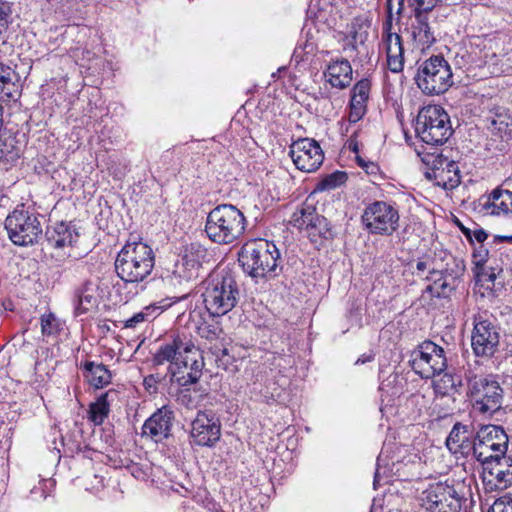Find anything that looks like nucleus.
I'll use <instances>...</instances> for the list:
<instances>
[{
    "mask_svg": "<svg viewBox=\"0 0 512 512\" xmlns=\"http://www.w3.org/2000/svg\"><path fill=\"white\" fill-rule=\"evenodd\" d=\"M156 366L170 363L169 373L181 386L196 383L202 376L203 357L186 336L175 335L162 343L153 356Z\"/></svg>",
    "mask_w": 512,
    "mask_h": 512,
    "instance_id": "f257e3e1",
    "label": "nucleus"
},
{
    "mask_svg": "<svg viewBox=\"0 0 512 512\" xmlns=\"http://www.w3.org/2000/svg\"><path fill=\"white\" fill-rule=\"evenodd\" d=\"M464 380L467 383V396L474 411L492 415L502 407L504 391L493 374H484L478 361L464 367Z\"/></svg>",
    "mask_w": 512,
    "mask_h": 512,
    "instance_id": "f03ea898",
    "label": "nucleus"
},
{
    "mask_svg": "<svg viewBox=\"0 0 512 512\" xmlns=\"http://www.w3.org/2000/svg\"><path fill=\"white\" fill-rule=\"evenodd\" d=\"M154 264L152 248L142 241L129 239L117 254L115 271L125 283H141L151 274Z\"/></svg>",
    "mask_w": 512,
    "mask_h": 512,
    "instance_id": "7ed1b4c3",
    "label": "nucleus"
},
{
    "mask_svg": "<svg viewBox=\"0 0 512 512\" xmlns=\"http://www.w3.org/2000/svg\"><path fill=\"white\" fill-rule=\"evenodd\" d=\"M204 285L203 302L211 316L220 317L227 314L240 299V286L235 275L228 270L223 269L210 275Z\"/></svg>",
    "mask_w": 512,
    "mask_h": 512,
    "instance_id": "20e7f679",
    "label": "nucleus"
},
{
    "mask_svg": "<svg viewBox=\"0 0 512 512\" xmlns=\"http://www.w3.org/2000/svg\"><path fill=\"white\" fill-rule=\"evenodd\" d=\"M246 226L240 209L232 204H219L208 213L204 231L213 243L229 245L243 236Z\"/></svg>",
    "mask_w": 512,
    "mask_h": 512,
    "instance_id": "39448f33",
    "label": "nucleus"
},
{
    "mask_svg": "<svg viewBox=\"0 0 512 512\" xmlns=\"http://www.w3.org/2000/svg\"><path fill=\"white\" fill-rule=\"evenodd\" d=\"M280 252L276 245L265 239L246 242L238 253L244 272L254 278H274L278 275Z\"/></svg>",
    "mask_w": 512,
    "mask_h": 512,
    "instance_id": "423d86ee",
    "label": "nucleus"
},
{
    "mask_svg": "<svg viewBox=\"0 0 512 512\" xmlns=\"http://www.w3.org/2000/svg\"><path fill=\"white\" fill-rule=\"evenodd\" d=\"M415 133L427 145H443L453 133L448 113L440 105L421 108L416 118Z\"/></svg>",
    "mask_w": 512,
    "mask_h": 512,
    "instance_id": "0eeeda50",
    "label": "nucleus"
},
{
    "mask_svg": "<svg viewBox=\"0 0 512 512\" xmlns=\"http://www.w3.org/2000/svg\"><path fill=\"white\" fill-rule=\"evenodd\" d=\"M5 229L12 243L22 247L38 243L43 235L39 215L23 204L6 217Z\"/></svg>",
    "mask_w": 512,
    "mask_h": 512,
    "instance_id": "6e6552de",
    "label": "nucleus"
},
{
    "mask_svg": "<svg viewBox=\"0 0 512 512\" xmlns=\"http://www.w3.org/2000/svg\"><path fill=\"white\" fill-rule=\"evenodd\" d=\"M452 77L447 60L433 55L418 65L415 82L425 95L433 96L446 92L453 84Z\"/></svg>",
    "mask_w": 512,
    "mask_h": 512,
    "instance_id": "1a4fd4ad",
    "label": "nucleus"
},
{
    "mask_svg": "<svg viewBox=\"0 0 512 512\" xmlns=\"http://www.w3.org/2000/svg\"><path fill=\"white\" fill-rule=\"evenodd\" d=\"M508 442V436L502 427L482 426L474 437V457L483 465L492 464L505 456Z\"/></svg>",
    "mask_w": 512,
    "mask_h": 512,
    "instance_id": "9d476101",
    "label": "nucleus"
},
{
    "mask_svg": "<svg viewBox=\"0 0 512 512\" xmlns=\"http://www.w3.org/2000/svg\"><path fill=\"white\" fill-rule=\"evenodd\" d=\"M365 229L374 235L391 236L399 228V211L395 205L385 201H374L362 214Z\"/></svg>",
    "mask_w": 512,
    "mask_h": 512,
    "instance_id": "9b49d317",
    "label": "nucleus"
},
{
    "mask_svg": "<svg viewBox=\"0 0 512 512\" xmlns=\"http://www.w3.org/2000/svg\"><path fill=\"white\" fill-rule=\"evenodd\" d=\"M410 365L421 378L429 379L445 371L447 358L441 346L426 340L411 353Z\"/></svg>",
    "mask_w": 512,
    "mask_h": 512,
    "instance_id": "f8f14e48",
    "label": "nucleus"
},
{
    "mask_svg": "<svg viewBox=\"0 0 512 512\" xmlns=\"http://www.w3.org/2000/svg\"><path fill=\"white\" fill-rule=\"evenodd\" d=\"M207 258L208 251L201 243L192 242L184 246L174 263L172 280L180 285L197 280Z\"/></svg>",
    "mask_w": 512,
    "mask_h": 512,
    "instance_id": "ddd939ff",
    "label": "nucleus"
},
{
    "mask_svg": "<svg viewBox=\"0 0 512 512\" xmlns=\"http://www.w3.org/2000/svg\"><path fill=\"white\" fill-rule=\"evenodd\" d=\"M422 512H460L461 501L453 486L437 482L429 485L419 497Z\"/></svg>",
    "mask_w": 512,
    "mask_h": 512,
    "instance_id": "4468645a",
    "label": "nucleus"
},
{
    "mask_svg": "<svg viewBox=\"0 0 512 512\" xmlns=\"http://www.w3.org/2000/svg\"><path fill=\"white\" fill-rule=\"evenodd\" d=\"M499 338L497 326L486 313L474 315L471 345L476 356L492 357L498 349Z\"/></svg>",
    "mask_w": 512,
    "mask_h": 512,
    "instance_id": "2eb2a0df",
    "label": "nucleus"
},
{
    "mask_svg": "<svg viewBox=\"0 0 512 512\" xmlns=\"http://www.w3.org/2000/svg\"><path fill=\"white\" fill-rule=\"evenodd\" d=\"M221 436V423L211 410L198 411L191 422L190 437L198 446L211 447L219 441Z\"/></svg>",
    "mask_w": 512,
    "mask_h": 512,
    "instance_id": "dca6fc26",
    "label": "nucleus"
},
{
    "mask_svg": "<svg viewBox=\"0 0 512 512\" xmlns=\"http://www.w3.org/2000/svg\"><path fill=\"white\" fill-rule=\"evenodd\" d=\"M289 154L297 169L303 172H314L324 160V153L314 139L303 138L290 146Z\"/></svg>",
    "mask_w": 512,
    "mask_h": 512,
    "instance_id": "f3484780",
    "label": "nucleus"
},
{
    "mask_svg": "<svg viewBox=\"0 0 512 512\" xmlns=\"http://www.w3.org/2000/svg\"><path fill=\"white\" fill-rule=\"evenodd\" d=\"M430 13H412L406 29L414 46L420 50L430 48L435 42V32L429 23Z\"/></svg>",
    "mask_w": 512,
    "mask_h": 512,
    "instance_id": "a211bd4d",
    "label": "nucleus"
},
{
    "mask_svg": "<svg viewBox=\"0 0 512 512\" xmlns=\"http://www.w3.org/2000/svg\"><path fill=\"white\" fill-rule=\"evenodd\" d=\"M174 419L173 411L163 406L155 411L143 424L142 435L150 436L156 442L166 439L171 434Z\"/></svg>",
    "mask_w": 512,
    "mask_h": 512,
    "instance_id": "6ab92c4d",
    "label": "nucleus"
},
{
    "mask_svg": "<svg viewBox=\"0 0 512 512\" xmlns=\"http://www.w3.org/2000/svg\"><path fill=\"white\" fill-rule=\"evenodd\" d=\"M432 174L436 184L445 190H452L460 184V172L455 161L438 155L433 160Z\"/></svg>",
    "mask_w": 512,
    "mask_h": 512,
    "instance_id": "aec40b11",
    "label": "nucleus"
},
{
    "mask_svg": "<svg viewBox=\"0 0 512 512\" xmlns=\"http://www.w3.org/2000/svg\"><path fill=\"white\" fill-rule=\"evenodd\" d=\"M98 284L93 280H85L75 288L73 296L74 312L76 316L86 314L98 305Z\"/></svg>",
    "mask_w": 512,
    "mask_h": 512,
    "instance_id": "412c9836",
    "label": "nucleus"
},
{
    "mask_svg": "<svg viewBox=\"0 0 512 512\" xmlns=\"http://www.w3.org/2000/svg\"><path fill=\"white\" fill-rule=\"evenodd\" d=\"M352 66L347 59H336L331 61L325 71L326 81L334 88L345 89L352 82Z\"/></svg>",
    "mask_w": 512,
    "mask_h": 512,
    "instance_id": "4be33fe9",
    "label": "nucleus"
},
{
    "mask_svg": "<svg viewBox=\"0 0 512 512\" xmlns=\"http://www.w3.org/2000/svg\"><path fill=\"white\" fill-rule=\"evenodd\" d=\"M382 45L386 52L388 69L393 73L402 72L404 68L402 37L399 34H389L382 37Z\"/></svg>",
    "mask_w": 512,
    "mask_h": 512,
    "instance_id": "5701e85b",
    "label": "nucleus"
},
{
    "mask_svg": "<svg viewBox=\"0 0 512 512\" xmlns=\"http://www.w3.org/2000/svg\"><path fill=\"white\" fill-rule=\"evenodd\" d=\"M483 209L491 215H512V192L496 188L482 198Z\"/></svg>",
    "mask_w": 512,
    "mask_h": 512,
    "instance_id": "b1692460",
    "label": "nucleus"
},
{
    "mask_svg": "<svg viewBox=\"0 0 512 512\" xmlns=\"http://www.w3.org/2000/svg\"><path fill=\"white\" fill-rule=\"evenodd\" d=\"M185 298L186 295L174 298V300H172L171 298L163 299L157 303L148 305L144 307L140 312L135 313L133 316L125 320L124 327L136 328L139 324L143 322H149L151 320H154L157 316H159L163 311L172 306L174 303Z\"/></svg>",
    "mask_w": 512,
    "mask_h": 512,
    "instance_id": "393cba45",
    "label": "nucleus"
},
{
    "mask_svg": "<svg viewBox=\"0 0 512 512\" xmlns=\"http://www.w3.org/2000/svg\"><path fill=\"white\" fill-rule=\"evenodd\" d=\"M19 96L18 73L0 62V102L15 101Z\"/></svg>",
    "mask_w": 512,
    "mask_h": 512,
    "instance_id": "a878e982",
    "label": "nucleus"
},
{
    "mask_svg": "<svg viewBox=\"0 0 512 512\" xmlns=\"http://www.w3.org/2000/svg\"><path fill=\"white\" fill-rule=\"evenodd\" d=\"M507 462L502 457L495 460L492 464L484 465V478L489 482L495 481L494 485L499 489L507 488L512 483V470Z\"/></svg>",
    "mask_w": 512,
    "mask_h": 512,
    "instance_id": "bb28decb",
    "label": "nucleus"
},
{
    "mask_svg": "<svg viewBox=\"0 0 512 512\" xmlns=\"http://www.w3.org/2000/svg\"><path fill=\"white\" fill-rule=\"evenodd\" d=\"M77 236V233L64 222L47 227L45 232V240L51 248H62L71 245Z\"/></svg>",
    "mask_w": 512,
    "mask_h": 512,
    "instance_id": "cd10ccee",
    "label": "nucleus"
},
{
    "mask_svg": "<svg viewBox=\"0 0 512 512\" xmlns=\"http://www.w3.org/2000/svg\"><path fill=\"white\" fill-rule=\"evenodd\" d=\"M84 377L88 383L96 389L103 388L111 383L112 374L102 363L86 361L81 365Z\"/></svg>",
    "mask_w": 512,
    "mask_h": 512,
    "instance_id": "c85d7f7f",
    "label": "nucleus"
},
{
    "mask_svg": "<svg viewBox=\"0 0 512 512\" xmlns=\"http://www.w3.org/2000/svg\"><path fill=\"white\" fill-rule=\"evenodd\" d=\"M427 280L431 281L425 292L429 293L432 297L446 298L455 289V285L450 282V278L443 274L441 271L432 269L430 275L426 277Z\"/></svg>",
    "mask_w": 512,
    "mask_h": 512,
    "instance_id": "c756f323",
    "label": "nucleus"
},
{
    "mask_svg": "<svg viewBox=\"0 0 512 512\" xmlns=\"http://www.w3.org/2000/svg\"><path fill=\"white\" fill-rule=\"evenodd\" d=\"M41 333L43 337L56 339L66 329L65 321L53 312H46L40 317Z\"/></svg>",
    "mask_w": 512,
    "mask_h": 512,
    "instance_id": "7c9ffc66",
    "label": "nucleus"
},
{
    "mask_svg": "<svg viewBox=\"0 0 512 512\" xmlns=\"http://www.w3.org/2000/svg\"><path fill=\"white\" fill-rule=\"evenodd\" d=\"M486 121L489 129L498 133H503L507 131L510 125H512V116L508 109L497 106L489 111Z\"/></svg>",
    "mask_w": 512,
    "mask_h": 512,
    "instance_id": "2f4dec72",
    "label": "nucleus"
},
{
    "mask_svg": "<svg viewBox=\"0 0 512 512\" xmlns=\"http://www.w3.org/2000/svg\"><path fill=\"white\" fill-rule=\"evenodd\" d=\"M472 437L473 433L470 426L456 423L446 439V446L452 453L457 454L459 447L463 445L464 439Z\"/></svg>",
    "mask_w": 512,
    "mask_h": 512,
    "instance_id": "473e14b6",
    "label": "nucleus"
},
{
    "mask_svg": "<svg viewBox=\"0 0 512 512\" xmlns=\"http://www.w3.org/2000/svg\"><path fill=\"white\" fill-rule=\"evenodd\" d=\"M317 215L318 213L313 205L303 204L292 214L290 223L300 230L307 231Z\"/></svg>",
    "mask_w": 512,
    "mask_h": 512,
    "instance_id": "72a5a7b5",
    "label": "nucleus"
},
{
    "mask_svg": "<svg viewBox=\"0 0 512 512\" xmlns=\"http://www.w3.org/2000/svg\"><path fill=\"white\" fill-rule=\"evenodd\" d=\"M110 392L101 394L95 402L90 404L89 407V419L95 425H101L108 417L110 411V404L108 402V396Z\"/></svg>",
    "mask_w": 512,
    "mask_h": 512,
    "instance_id": "f704fd0d",
    "label": "nucleus"
},
{
    "mask_svg": "<svg viewBox=\"0 0 512 512\" xmlns=\"http://www.w3.org/2000/svg\"><path fill=\"white\" fill-rule=\"evenodd\" d=\"M348 179V175L344 171H334L326 176H324L318 183L316 190L318 191H329L336 189L343 184Z\"/></svg>",
    "mask_w": 512,
    "mask_h": 512,
    "instance_id": "c9c22d12",
    "label": "nucleus"
},
{
    "mask_svg": "<svg viewBox=\"0 0 512 512\" xmlns=\"http://www.w3.org/2000/svg\"><path fill=\"white\" fill-rule=\"evenodd\" d=\"M460 385V380H456L452 374L445 373L435 381L434 389L438 394L448 395L457 392Z\"/></svg>",
    "mask_w": 512,
    "mask_h": 512,
    "instance_id": "e433bc0d",
    "label": "nucleus"
},
{
    "mask_svg": "<svg viewBox=\"0 0 512 512\" xmlns=\"http://www.w3.org/2000/svg\"><path fill=\"white\" fill-rule=\"evenodd\" d=\"M306 232L313 241H315L313 239L315 237L327 239L331 235L327 219L323 216H320L319 214L316 216V218H314V221H312V225L309 226Z\"/></svg>",
    "mask_w": 512,
    "mask_h": 512,
    "instance_id": "4c0bfd02",
    "label": "nucleus"
},
{
    "mask_svg": "<svg viewBox=\"0 0 512 512\" xmlns=\"http://www.w3.org/2000/svg\"><path fill=\"white\" fill-rule=\"evenodd\" d=\"M488 257L489 250L484 245H479L474 248L472 253L474 277L482 278L481 276H483L484 265L487 263Z\"/></svg>",
    "mask_w": 512,
    "mask_h": 512,
    "instance_id": "58836bf2",
    "label": "nucleus"
},
{
    "mask_svg": "<svg viewBox=\"0 0 512 512\" xmlns=\"http://www.w3.org/2000/svg\"><path fill=\"white\" fill-rule=\"evenodd\" d=\"M466 271V265L463 258L454 257L451 262L447 263L445 275L455 281L461 278Z\"/></svg>",
    "mask_w": 512,
    "mask_h": 512,
    "instance_id": "ea45409f",
    "label": "nucleus"
},
{
    "mask_svg": "<svg viewBox=\"0 0 512 512\" xmlns=\"http://www.w3.org/2000/svg\"><path fill=\"white\" fill-rule=\"evenodd\" d=\"M368 100H360L351 97L350 99V111H349V122H358L366 113V103Z\"/></svg>",
    "mask_w": 512,
    "mask_h": 512,
    "instance_id": "a19ab883",
    "label": "nucleus"
},
{
    "mask_svg": "<svg viewBox=\"0 0 512 512\" xmlns=\"http://www.w3.org/2000/svg\"><path fill=\"white\" fill-rule=\"evenodd\" d=\"M11 15L12 4L10 2L0 0V39H3V35L11 23Z\"/></svg>",
    "mask_w": 512,
    "mask_h": 512,
    "instance_id": "79ce46f5",
    "label": "nucleus"
},
{
    "mask_svg": "<svg viewBox=\"0 0 512 512\" xmlns=\"http://www.w3.org/2000/svg\"><path fill=\"white\" fill-rule=\"evenodd\" d=\"M371 89V83L364 78L359 80L351 90V97L360 100H368Z\"/></svg>",
    "mask_w": 512,
    "mask_h": 512,
    "instance_id": "37998d69",
    "label": "nucleus"
},
{
    "mask_svg": "<svg viewBox=\"0 0 512 512\" xmlns=\"http://www.w3.org/2000/svg\"><path fill=\"white\" fill-rule=\"evenodd\" d=\"M412 13H431L440 0H407Z\"/></svg>",
    "mask_w": 512,
    "mask_h": 512,
    "instance_id": "c03bdc74",
    "label": "nucleus"
},
{
    "mask_svg": "<svg viewBox=\"0 0 512 512\" xmlns=\"http://www.w3.org/2000/svg\"><path fill=\"white\" fill-rule=\"evenodd\" d=\"M197 332L201 338L213 341L218 339L222 330L218 325L202 323L197 326Z\"/></svg>",
    "mask_w": 512,
    "mask_h": 512,
    "instance_id": "a18cd8bd",
    "label": "nucleus"
},
{
    "mask_svg": "<svg viewBox=\"0 0 512 512\" xmlns=\"http://www.w3.org/2000/svg\"><path fill=\"white\" fill-rule=\"evenodd\" d=\"M211 352L215 356L217 366L219 368L227 369L232 360L228 349L215 346L214 348H211Z\"/></svg>",
    "mask_w": 512,
    "mask_h": 512,
    "instance_id": "49530a36",
    "label": "nucleus"
},
{
    "mask_svg": "<svg viewBox=\"0 0 512 512\" xmlns=\"http://www.w3.org/2000/svg\"><path fill=\"white\" fill-rule=\"evenodd\" d=\"M488 512H512V496L504 495L498 498Z\"/></svg>",
    "mask_w": 512,
    "mask_h": 512,
    "instance_id": "de8ad7c7",
    "label": "nucleus"
},
{
    "mask_svg": "<svg viewBox=\"0 0 512 512\" xmlns=\"http://www.w3.org/2000/svg\"><path fill=\"white\" fill-rule=\"evenodd\" d=\"M339 43L341 44L344 52L350 53L348 55L349 57H352V54L357 51V44L352 42L351 39L345 36L343 33L340 34Z\"/></svg>",
    "mask_w": 512,
    "mask_h": 512,
    "instance_id": "09e8293b",
    "label": "nucleus"
},
{
    "mask_svg": "<svg viewBox=\"0 0 512 512\" xmlns=\"http://www.w3.org/2000/svg\"><path fill=\"white\" fill-rule=\"evenodd\" d=\"M360 27L361 25L358 22H353L349 27L348 33L344 35L350 38L351 41L355 42L356 44H358L359 42L363 43L364 40L362 36L359 34Z\"/></svg>",
    "mask_w": 512,
    "mask_h": 512,
    "instance_id": "8fccbe9b",
    "label": "nucleus"
},
{
    "mask_svg": "<svg viewBox=\"0 0 512 512\" xmlns=\"http://www.w3.org/2000/svg\"><path fill=\"white\" fill-rule=\"evenodd\" d=\"M458 453L466 457L469 456L470 454L474 456V439H464L463 445L459 447Z\"/></svg>",
    "mask_w": 512,
    "mask_h": 512,
    "instance_id": "3c124183",
    "label": "nucleus"
},
{
    "mask_svg": "<svg viewBox=\"0 0 512 512\" xmlns=\"http://www.w3.org/2000/svg\"><path fill=\"white\" fill-rule=\"evenodd\" d=\"M393 28V14L389 13V15H386V20L383 23L382 26V37H386L389 34H397L396 32L392 31Z\"/></svg>",
    "mask_w": 512,
    "mask_h": 512,
    "instance_id": "603ef678",
    "label": "nucleus"
},
{
    "mask_svg": "<svg viewBox=\"0 0 512 512\" xmlns=\"http://www.w3.org/2000/svg\"><path fill=\"white\" fill-rule=\"evenodd\" d=\"M394 3L398 6L396 14L401 15L404 8V0H386L387 15H389V13L393 14Z\"/></svg>",
    "mask_w": 512,
    "mask_h": 512,
    "instance_id": "864d4df0",
    "label": "nucleus"
},
{
    "mask_svg": "<svg viewBox=\"0 0 512 512\" xmlns=\"http://www.w3.org/2000/svg\"><path fill=\"white\" fill-rule=\"evenodd\" d=\"M481 277L482 278L475 277L476 282H491V283H494V281L496 279V274H495V272L493 270L488 271L486 269V267L484 266L483 276H481Z\"/></svg>",
    "mask_w": 512,
    "mask_h": 512,
    "instance_id": "5fc2aeb1",
    "label": "nucleus"
},
{
    "mask_svg": "<svg viewBox=\"0 0 512 512\" xmlns=\"http://www.w3.org/2000/svg\"><path fill=\"white\" fill-rule=\"evenodd\" d=\"M488 238L487 232L482 229H476L472 231V241L476 240L480 245H483V242Z\"/></svg>",
    "mask_w": 512,
    "mask_h": 512,
    "instance_id": "6e6d98bb",
    "label": "nucleus"
},
{
    "mask_svg": "<svg viewBox=\"0 0 512 512\" xmlns=\"http://www.w3.org/2000/svg\"><path fill=\"white\" fill-rule=\"evenodd\" d=\"M383 461H384L383 452H381L380 455L377 458V468H376V471H375L374 481H373L374 488L377 487V485H378V483L380 481V475H381L380 470L382 468V462Z\"/></svg>",
    "mask_w": 512,
    "mask_h": 512,
    "instance_id": "4d7b16f0",
    "label": "nucleus"
},
{
    "mask_svg": "<svg viewBox=\"0 0 512 512\" xmlns=\"http://www.w3.org/2000/svg\"><path fill=\"white\" fill-rule=\"evenodd\" d=\"M373 359H374V355L372 353L363 354L355 361V365H362L367 362H371Z\"/></svg>",
    "mask_w": 512,
    "mask_h": 512,
    "instance_id": "13d9d810",
    "label": "nucleus"
},
{
    "mask_svg": "<svg viewBox=\"0 0 512 512\" xmlns=\"http://www.w3.org/2000/svg\"><path fill=\"white\" fill-rule=\"evenodd\" d=\"M427 269H430V265H429L428 261H426V260H419L416 263V270H417V274L418 275H419L420 272H424ZM430 271L431 270H429V272Z\"/></svg>",
    "mask_w": 512,
    "mask_h": 512,
    "instance_id": "bf43d9fd",
    "label": "nucleus"
},
{
    "mask_svg": "<svg viewBox=\"0 0 512 512\" xmlns=\"http://www.w3.org/2000/svg\"><path fill=\"white\" fill-rule=\"evenodd\" d=\"M458 226H459L460 230L462 231V233L465 235V237L469 240V242L472 243V230L465 227L461 223H458Z\"/></svg>",
    "mask_w": 512,
    "mask_h": 512,
    "instance_id": "052dcab7",
    "label": "nucleus"
},
{
    "mask_svg": "<svg viewBox=\"0 0 512 512\" xmlns=\"http://www.w3.org/2000/svg\"><path fill=\"white\" fill-rule=\"evenodd\" d=\"M494 241L495 242H509V243H512V236H501V235H497L494 237Z\"/></svg>",
    "mask_w": 512,
    "mask_h": 512,
    "instance_id": "680f3d73",
    "label": "nucleus"
},
{
    "mask_svg": "<svg viewBox=\"0 0 512 512\" xmlns=\"http://www.w3.org/2000/svg\"><path fill=\"white\" fill-rule=\"evenodd\" d=\"M49 483H51V481H50V480H42V481L40 482L41 487H39V488L35 487V488L31 491L32 495H35V494L37 493V491H38V490H40V489H41V490H43V487H46V486H47V484H49Z\"/></svg>",
    "mask_w": 512,
    "mask_h": 512,
    "instance_id": "e2e57ef3",
    "label": "nucleus"
},
{
    "mask_svg": "<svg viewBox=\"0 0 512 512\" xmlns=\"http://www.w3.org/2000/svg\"><path fill=\"white\" fill-rule=\"evenodd\" d=\"M349 148L354 151V152H357V144L356 143H353V141L351 140L349 142Z\"/></svg>",
    "mask_w": 512,
    "mask_h": 512,
    "instance_id": "0e129e2a",
    "label": "nucleus"
},
{
    "mask_svg": "<svg viewBox=\"0 0 512 512\" xmlns=\"http://www.w3.org/2000/svg\"><path fill=\"white\" fill-rule=\"evenodd\" d=\"M285 70H286V68H285V67H281V68H279L277 72H275V73H273V74H272V77H273V78H276V77H277V76H278L282 71H285Z\"/></svg>",
    "mask_w": 512,
    "mask_h": 512,
    "instance_id": "69168bd1",
    "label": "nucleus"
},
{
    "mask_svg": "<svg viewBox=\"0 0 512 512\" xmlns=\"http://www.w3.org/2000/svg\"><path fill=\"white\" fill-rule=\"evenodd\" d=\"M152 379H153L152 376L145 378L144 379V384H148V382H150Z\"/></svg>",
    "mask_w": 512,
    "mask_h": 512,
    "instance_id": "338daca9",
    "label": "nucleus"
},
{
    "mask_svg": "<svg viewBox=\"0 0 512 512\" xmlns=\"http://www.w3.org/2000/svg\"><path fill=\"white\" fill-rule=\"evenodd\" d=\"M358 163H359L360 166H364V163H363L362 160H359Z\"/></svg>",
    "mask_w": 512,
    "mask_h": 512,
    "instance_id": "774afa93",
    "label": "nucleus"
}]
</instances>
